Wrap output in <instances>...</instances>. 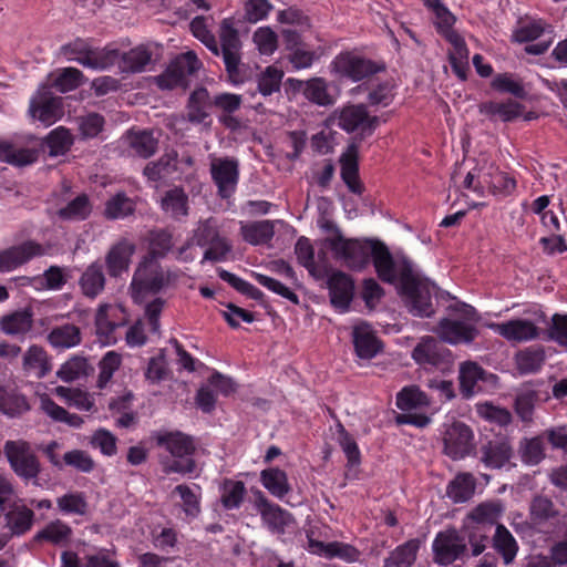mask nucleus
<instances>
[{
    "label": "nucleus",
    "instance_id": "obj_49",
    "mask_svg": "<svg viewBox=\"0 0 567 567\" xmlns=\"http://www.w3.org/2000/svg\"><path fill=\"white\" fill-rule=\"evenodd\" d=\"M45 144L50 156H60L65 154L73 144V135L70 130L59 126L52 130L45 137Z\"/></svg>",
    "mask_w": 567,
    "mask_h": 567
},
{
    "label": "nucleus",
    "instance_id": "obj_17",
    "mask_svg": "<svg viewBox=\"0 0 567 567\" xmlns=\"http://www.w3.org/2000/svg\"><path fill=\"white\" fill-rule=\"evenodd\" d=\"M370 259L373 261L378 277L384 282L393 284L398 277L400 278L399 267L405 258L395 262L389 248L382 241L374 240Z\"/></svg>",
    "mask_w": 567,
    "mask_h": 567
},
{
    "label": "nucleus",
    "instance_id": "obj_24",
    "mask_svg": "<svg viewBox=\"0 0 567 567\" xmlns=\"http://www.w3.org/2000/svg\"><path fill=\"white\" fill-rule=\"evenodd\" d=\"M257 508L265 525L276 534H284L286 526L291 523V515L279 505L268 502L260 497L257 502Z\"/></svg>",
    "mask_w": 567,
    "mask_h": 567
},
{
    "label": "nucleus",
    "instance_id": "obj_47",
    "mask_svg": "<svg viewBox=\"0 0 567 567\" xmlns=\"http://www.w3.org/2000/svg\"><path fill=\"white\" fill-rule=\"evenodd\" d=\"M37 158L38 152L35 150L25 147L17 148L9 143L0 142V161L2 162L24 166L34 163Z\"/></svg>",
    "mask_w": 567,
    "mask_h": 567
},
{
    "label": "nucleus",
    "instance_id": "obj_41",
    "mask_svg": "<svg viewBox=\"0 0 567 567\" xmlns=\"http://www.w3.org/2000/svg\"><path fill=\"white\" fill-rule=\"evenodd\" d=\"M240 231L245 241L251 245H264L269 243L275 235V225L271 220H259L243 224Z\"/></svg>",
    "mask_w": 567,
    "mask_h": 567
},
{
    "label": "nucleus",
    "instance_id": "obj_1",
    "mask_svg": "<svg viewBox=\"0 0 567 567\" xmlns=\"http://www.w3.org/2000/svg\"><path fill=\"white\" fill-rule=\"evenodd\" d=\"M400 289L406 298L409 311L416 317H431L434 313L432 290L434 285L429 280L419 278L409 259H404L400 267Z\"/></svg>",
    "mask_w": 567,
    "mask_h": 567
},
{
    "label": "nucleus",
    "instance_id": "obj_30",
    "mask_svg": "<svg viewBox=\"0 0 567 567\" xmlns=\"http://www.w3.org/2000/svg\"><path fill=\"white\" fill-rule=\"evenodd\" d=\"M523 105L514 100L505 102H485L480 105V112L491 120L499 118L503 122H512L523 113Z\"/></svg>",
    "mask_w": 567,
    "mask_h": 567
},
{
    "label": "nucleus",
    "instance_id": "obj_62",
    "mask_svg": "<svg viewBox=\"0 0 567 567\" xmlns=\"http://www.w3.org/2000/svg\"><path fill=\"white\" fill-rule=\"evenodd\" d=\"M193 35L202 41L215 55H219V45L215 35L208 30L204 17H195L190 22Z\"/></svg>",
    "mask_w": 567,
    "mask_h": 567
},
{
    "label": "nucleus",
    "instance_id": "obj_16",
    "mask_svg": "<svg viewBox=\"0 0 567 567\" xmlns=\"http://www.w3.org/2000/svg\"><path fill=\"white\" fill-rule=\"evenodd\" d=\"M488 374L478 363L474 361L462 362L458 367V382L460 392L464 399L474 396L477 392L482 391L481 383L493 378Z\"/></svg>",
    "mask_w": 567,
    "mask_h": 567
},
{
    "label": "nucleus",
    "instance_id": "obj_59",
    "mask_svg": "<svg viewBox=\"0 0 567 567\" xmlns=\"http://www.w3.org/2000/svg\"><path fill=\"white\" fill-rule=\"evenodd\" d=\"M133 399V393L128 391L109 403L110 409L122 412V415L116 420V424L121 427H130L135 423V414L131 411Z\"/></svg>",
    "mask_w": 567,
    "mask_h": 567
},
{
    "label": "nucleus",
    "instance_id": "obj_55",
    "mask_svg": "<svg viewBox=\"0 0 567 567\" xmlns=\"http://www.w3.org/2000/svg\"><path fill=\"white\" fill-rule=\"evenodd\" d=\"M150 257L154 259L157 257H164L173 247L172 234L166 229H155L150 231Z\"/></svg>",
    "mask_w": 567,
    "mask_h": 567
},
{
    "label": "nucleus",
    "instance_id": "obj_8",
    "mask_svg": "<svg viewBox=\"0 0 567 567\" xmlns=\"http://www.w3.org/2000/svg\"><path fill=\"white\" fill-rule=\"evenodd\" d=\"M3 451L12 471L19 477L31 480L39 475L40 464L29 443L21 440L7 441Z\"/></svg>",
    "mask_w": 567,
    "mask_h": 567
},
{
    "label": "nucleus",
    "instance_id": "obj_3",
    "mask_svg": "<svg viewBox=\"0 0 567 567\" xmlns=\"http://www.w3.org/2000/svg\"><path fill=\"white\" fill-rule=\"evenodd\" d=\"M168 271L154 259L145 258L140 264L131 284L132 297L142 302L148 295H156L169 285Z\"/></svg>",
    "mask_w": 567,
    "mask_h": 567
},
{
    "label": "nucleus",
    "instance_id": "obj_61",
    "mask_svg": "<svg viewBox=\"0 0 567 567\" xmlns=\"http://www.w3.org/2000/svg\"><path fill=\"white\" fill-rule=\"evenodd\" d=\"M284 72L276 66H268L258 78V91L264 96H269L280 91Z\"/></svg>",
    "mask_w": 567,
    "mask_h": 567
},
{
    "label": "nucleus",
    "instance_id": "obj_23",
    "mask_svg": "<svg viewBox=\"0 0 567 567\" xmlns=\"http://www.w3.org/2000/svg\"><path fill=\"white\" fill-rule=\"evenodd\" d=\"M212 106L208 90L204 86L197 87L188 97L185 117L192 124H204L210 116Z\"/></svg>",
    "mask_w": 567,
    "mask_h": 567
},
{
    "label": "nucleus",
    "instance_id": "obj_5",
    "mask_svg": "<svg viewBox=\"0 0 567 567\" xmlns=\"http://www.w3.org/2000/svg\"><path fill=\"white\" fill-rule=\"evenodd\" d=\"M220 48L226 71L231 82L243 81L240 72V49L241 41L233 18H226L219 25Z\"/></svg>",
    "mask_w": 567,
    "mask_h": 567
},
{
    "label": "nucleus",
    "instance_id": "obj_4",
    "mask_svg": "<svg viewBox=\"0 0 567 567\" xmlns=\"http://www.w3.org/2000/svg\"><path fill=\"white\" fill-rule=\"evenodd\" d=\"M333 257L342 261L347 267L355 270L364 268L370 261L373 239H348L341 231L337 236L326 239Z\"/></svg>",
    "mask_w": 567,
    "mask_h": 567
},
{
    "label": "nucleus",
    "instance_id": "obj_40",
    "mask_svg": "<svg viewBox=\"0 0 567 567\" xmlns=\"http://www.w3.org/2000/svg\"><path fill=\"white\" fill-rule=\"evenodd\" d=\"M539 400V392L532 384H525L517 390L514 406L523 422L533 420L534 409Z\"/></svg>",
    "mask_w": 567,
    "mask_h": 567
},
{
    "label": "nucleus",
    "instance_id": "obj_22",
    "mask_svg": "<svg viewBox=\"0 0 567 567\" xmlns=\"http://www.w3.org/2000/svg\"><path fill=\"white\" fill-rule=\"evenodd\" d=\"M513 456V447L505 439L488 441L481 446V461L489 468H502Z\"/></svg>",
    "mask_w": 567,
    "mask_h": 567
},
{
    "label": "nucleus",
    "instance_id": "obj_15",
    "mask_svg": "<svg viewBox=\"0 0 567 567\" xmlns=\"http://www.w3.org/2000/svg\"><path fill=\"white\" fill-rule=\"evenodd\" d=\"M489 328L507 341L517 343L534 340L539 334L536 324L526 319H512L506 322L492 323Z\"/></svg>",
    "mask_w": 567,
    "mask_h": 567
},
{
    "label": "nucleus",
    "instance_id": "obj_11",
    "mask_svg": "<svg viewBox=\"0 0 567 567\" xmlns=\"http://www.w3.org/2000/svg\"><path fill=\"white\" fill-rule=\"evenodd\" d=\"M473 432L466 424L454 422L444 435V453L453 460L467 456L474 449Z\"/></svg>",
    "mask_w": 567,
    "mask_h": 567
},
{
    "label": "nucleus",
    "instance_id": "obj_38",
    "mask_svg": "<svg viewBox=\"0 0 567 567\" xmlns=\"http://www.w3.org/2000/svg\"><path fill=\"white\" fill-rule=\"evenodd\" d=\"M126 140L131 150L142 158L153 156L158 147V138L147 130L128 132Z\"/></svg>",
    "mask_w": 567,
    "mask_h": 567
},
{
    "label": "nucleus",
    "instance_id": "obj_25",
    "mask_svg": "<svg viewBox=\"0 0 567 567\" xmlns=\"http://www.w3.org/2000/svg\"><path fill=\"white\" fill-rule=\"evenodd\" d=\"M22 369L25 374L41 379L51 371L47 351L37 344L28 348L22 357Z\"/></svg>",
    "mask_w": 567,
    "mask_h": 567
},
{
    "label": "nucleus",
    "instance_id": "obj_20",
    "mask_svg": "<svg viewBox=\"0 0 567 567\" xmlns=\"http://www.w3.org/2000/svg\"><path fill=\"white\" fill-rule=\"evenodd\" d=\"M336 68L353 81L363 80L378 71L372 61L349 53L341 54L336 59Z\"/></svg>",
    "mask_w": 567,
    "mask_h": 567
},
{
    "label": "nucleus",
    "instance_id": "obj_10",
    "mask_svg": "<svg viewBox=\"0 0 567 567\" xmlns=\"http://www.w3.org/2000/svg\"><path fill=\"white\" fill-rule=\"evenodd\" d=\"M210 175L223 198L229 197L239 179V162L235 157H213Z\"/></svg>",
    "mask_w": 567,
    "mask_h": 567
},
{
    "label": "nucleus",
    "instance_id": "obj_63",
    "mask_svg": "<svg viewBox=\"0 0 567 567\" xmlns=\"http://www.w3.org/2000/svg\"><path fill=\"white\" fill-rule=\"evenodd\" d=\"M87 362L84 358L73 357L64 362L56 372L63 382H72L86 374Z\"/></svg>",
    "mask_w": 567,
    "mask_h": 567
},
{
    "label": "nucleus",
    "instance_id": "obj_34",
    "mask_svg": "<svg viewBox=\"0 0 567 567\" xmlns=\"http://www.w3.org/2000/svg\"><path fill=\"white\" fill-rule=\"evenodd\" d=\"M39 409L54 422L65 423L71 427H80L83 419L74 413H69L58 405L48 394L39 395Z\"/></svg>",
    "mask_w": 567,
    "mask_h": 567
},
{
    "label": "nucleus",
    "instance_id": "obj_57",
    "mask_svg": "<svg viewBox=\"0 0 567 567\" xmlns=\"http://www.w3.org/2000/svg\"><path fill=\"white\" fill-rule=\"evenodd\" d=\"M66 282L62 268L51 266L42 276L32 279V285L38 289L59 290Z\"/></svg>",
    "mask_w": 567,
    "mask_h": 567
},
{
    "label": "nucleus",
    "instance_id": "obj_56",
    "mask_svg": "<svg viewBox=\"0 0 567 567\" xmlns=\"http://www.w3.org/2000/svg\"><path fill=\"white\" fill-rule=\"evenodd\" d=\"M295 252L300 265L308 269L315 278H320L321 272L315 264V250L307 237H300L295 246Z\"/></svg>",
    "mask_w": 567,
    "mask_h": 567
},
{
    "label": "nucleus",
    "instance_id": "obj_7",
    "mask_svg": "<svg viewBox=\"0 0 567 567\" xmlns=\"http://www.w3.org/2000/svg\"><path fill=\"white\" fill-rule=\"evenodd\" d=\"M29 114L44 126H50L63 116V101L48 85H41L30 100Z\"/></svg>",
    "mask_w": 567,
    "mask_h": 567
},
{
    "label": "nucleus",
    "instance_id": "obj_45",
    "mask_svg": "<svg viewBox=\"0 0 567 567\" xmlns=\"http://www.w3.org/2000/svg\"><path fill=\"white\" fill-rule=\"evenodd\" d=\"M559 511L551 498L545 495H535L529 503V518L535 524H542L556 518Z\"/></svg>",
    "mask_w": 567,
    "mask_h": 567
},
{
    "label": "nucleus",
    "instance_id": "obj_2",
    "mask_svg": "<svg viewBox=\"0 0 567 567\" xmlns=\"http://www.w3.org/2000/svg\"><path fill=\"white\" fill-rule=\"evenodd\" d=\"M156 442L175 458L163 463L164 473L186 475L195 471L196 462L190 457L195 452V444L190 436L181 432H167L158 434Z\"/></svg>",
    "mask_w": 567,
    "mask_h": 567
},
{
    "label": "nucleus",
    "instance_id": "obj_50",
    "mask_svg": "<svg viewBox=\"0 0 567 567\" xmlns=\"http://www.w3.org/2000/svg\"><path fill=\"white\" fill-rule=\"evenodd\" d=\"M545 362V352L542 348L530 347L516 354V364L520 373H534Z\"/></svg>",
    "mask_w": 567,
    "mask_h": 567
},
{
    "label": "nucleus",
    "instance_id": "obj_42",
    "mask_svg": "<svg viewBox=\"0 0 567 567\" xmlns=\"http://www.w3.org/2000/svg\"><path fill=\"white\" fill-rule=\"evenodd\" d=\"M72 536L71 527L60 519L47 524L39 530L34 539L37 542H48L56 546H65Z\"/></svg>",
    "mask_w": 567,
    "mask_h": 567
},
{
    "label": "nucleus",
    "instance_id": "obj_6",
    "mask_svg": "<svg viewBox=\"0 0 567 567\" xmlns=\"http://www.w3.org/2000/svg\"><path fill=\"white\" fill-rule=\"evenodd\" d=\"M432 549L434 561L441 566L468 557L466 539L455 528L440 532L433 540Z\"/></svg>",
    "mask_w": 567,
    "mask_h": 567
},
{
    "label": "nucleus",
    "instance_id": "obj_43",
    "mask_svg": "<svg viewBox=\"0 0 567 567\" xmlns=\"http://www.w3.org/2000/svg\"><path fill=\"white\" fill-rule=\"evenodd\" d=\"M476 487V481L470 473H461L447 485L446 494L454 503L468 501Z\"/></svg>",
    "mask_w": 567,
    "mask_h": 567
},
{
    "label": "nucleus",
    "instance_id": "obj_21",
    "mask_svg": "<svg viewBox=\"0 0 567 567\" xmlns=\"http://www.w3.org/2000/svg\"><path fill=\"white\" fill-rule=\"evenodd\" d=\"M352 338L355 353L360 359H372L382 351V342L367 323L354 327Z\"/></svg>",
    "mask_w": 567,
    "mask_h": 567
},
{
    "label": "nucleus",
    "instance_id": "obj_51",
    "mask_svg": "<svg viewBox=\"0 0 567 567\" xmlns=\"http://www.w3.org/2000/svg\"><path fill=\"white\" fill-rule=\"evenodd\" d=\"M29 410L25 398L0 386V411L9 416H17Z\"/></svg>",
    "mask_w": 567,
    "mask_h": 567
},
{
    "label": "nucleus",
    "instance_id": "obj_53",
    "mask_svg": "<svg viewBox=\"0 0 567 567\" xmlns=\"http://www.w3.org/2000/svg\"><path fill=\"white\" fill-rule=\"evenodd\" d=\"M81 287L85 296L95 297L104 287V276L102 266L96 264L91 265L82 275Z\"/></svg>",
    "mask_w": 567,
    "mask_h": 567
},
{
    "label": "nucleus",
    "instance_id": "obj_12",
    "mask_svg": "<svg viewBox=\"0 0 567 567\" xmlns=\"http://www.w3.org/2000/svg\"><path fill=\"white\" fill-rule=\"evenodd\" d=\"M152 60L150 50L140 45L128 52L120 54L116 50H109V68H117L124 73L143 72Z\"/></svg>",
    "mask_w": 567,
    "mask_h": 567
},
{
    "label": "nucleus",
    "instance_id": "obj_39",
    "mask_svg": "<svg viewBox=\"0 0 567 567\" xmlns=\"http://www.w3.org/2000/svg\"><path fill=\"white\" fill-rule=\"evenodd\" d=\"M421 542L417 538L410 539L398 546L384 559V567H411L420 549Z\"/></svg>",
    "mask_w": 567,
    "mask_h": 567
},
{
    "label": "nucleus",
    "instance_id": "obj_18",
    "mask_svg": "<svg viewBox=\"0 0 567 567\" xmlns=\"http://www.w3.org/2000/svg\"><path fill=\"white\" fill-rule=\"evenodd\" d=\"M436 332L442 341L451 344L471 343L478 333L473 324L447 318L439 322Z\"/></svg>",
    "mask_w": 567,
    "mask_h": 567
},
{
    "label": "nucleus",
    "instance_id": "obj_35",
    "mask_svg": "<svg viewBox=\"0 0 567 567\" xmlns=\"http://www.w3.org/2000/svg\"><path fill=\"white\" fill-rule=\"evenodd\" d=\"M301 91L303 96L319 105V106H331L334 103V97L329 92L328 83L322 78H312L305 82H300Z\"/></svg>",
    "mask_w": 567,
    "mask_h": 567
},
{
    "label": "nucleus",
    "instance_id": "obj_13",
    "mask_svg": "<svg viewBox=\"0 0 567 567\" xmlns=\"http://www.w3.org/2000/svg\"><path fill=\"white\" fill-rule=\"evenodd\" d=\"M47 249L35 241H25L0 251V272H9L30 259L43 256Z\"/></svg>",
    "mask_w": 567,
    "mask_h": 567
},
{
    "label": "nucleus",
    "instance_id": "obj_58",
    "mask_svg": "<svg viewBox=\"0 0 567 567\" xmlns=\"http://www.w3.org/2000/svg\"><path fill=\"white\" fill-rule=\"evenodd\" d=\"M82 84V73L75 68H65L59 71L51 85L61 93L78 89Z\"/></svg>",
    "mask_w": 567,
    "mask_h": 567
},
{
    "label": "nucleus",
    "instance_id": "obj_64",
    "mask_svg": "<svg viewBox=\"0 0 567 567\" xmlns=\"http://www.w3.org/2000/svg\"><path fill=\"white\" fill-rule=\"evenodd\" d=\"M254 43L264 55L272 54L278 47L277 33L269 27L258 28L252 35Z\"/></svg>",
    "mask_w": 567,
    "mask_h": 567
},
{
    "label": "nucleus",
    "instance_id": "obj_37",
    "mask_svg": "<svg viewBox=\"0 0 567 567\" xmlns=\"http://www.w3.org/2000/svg\"><path fill=\"white\" fill-rule=\"evenodd\" d=\"M177 169V152L164 153L157 161L147 163L143 174L152 182L169 177Z\"/></svg>",
    "mask_w": 567,
    "mask_h": 567
},
{
    "label": "nucleus",
    "instance_id": "obj_33",
    "mask_svg": "<svg viewBox=\"0 0 567 567\" xmlns=\"http://www.w3.org/2000/svg\"><path fill=\"white\" fill-rule=\"evenodd\" d=\"M6 514L7 526L14 535L27 533L33 525L34 513L23 504L13 502Z\"/></svg>",
    "mask_w": 567,
    "mask_h": 567
},
{
    "label": "nucleus",
    "instance_id": "obj_60",
    "mask_svg": "<svg viewBox=\"0 0 567 567\" xmlns=\"http://www.w3.org/2000/svg\"><path fill=\"white\" fill-rule=\"evenodd\" d=\"M135 212V203L125 193H117L109 199V219H121Z\"/></svg>",
    "mask_w": 567,
    "mask_h": 567
},
{
    "label": "nucleus",
    "instance_id": "obj_9",
    "mask_svg": "<svg viewBox=\"0 0 567 567\" xmlns=\"http://www.w3.org/2000/svg\"><path fill=\"white\" fill-rule=\"evenodd\" d=\"M380 123L378 116H370L363 104L343 107L338 116V126L348 133L358 132V143L371 136Z\"/></svg>",
    "mask_w": 567,
    "mask_h": 567
},
{
    "label": "nucleus",
    "instance_id": "obj_31",
    "mask_svg": "<svg viewBox=\"0 0 567 567\" xmlns=\"http://www.w3.org/2000/svg\"><path fill=\"white\" fill-rule=\"evenodd\" d=\"M161 207L173 219L179 220L188 215V196L183 188L174 187L164 194Z\"/></svg>",
    "mask_w": 567,
    "mask_h": 567
},
{
    "label": "nucleus",
    "instance_id": "obj_29",
    "mask_svg": "<svg viewBox=\"0 0 567 567\" xmlns=\"http://www.w3.org/2000/svg\"><path fill=\"white\" fill-rule=\"evenodd\" d=\"M135 245L127 239H121L109 251V275L120 276L128 270Z\"/></svg>",
    "mask_w": 567,
    "mask_h": 567
},
{
    "label": "nucleus",
    "instance_id": "obj_26",
    "mask_svg": "<svg viewBox=\"0 0 567 567\" xmlns=\"http://www.w3.org/2000/svg\"><path fill=\"white\" fill-rule=\"evenodd\" d=\"M33 326V312L20 309L0 318V330L7 336H24Z\"/></svg>",
    "mask_w": 567,
    "mask_h": 567
},
{
    "label": "nucleus",
    "instance_id": "obj_27",
    "mask_svg": "<svg viewBox=\"0 0 567 567\" xmlns=\"http://www.w3.org/2000/svg\"><path fill=\"white\" fill-rule=\"evenodd\" d=\"M309 547L313 554L324 556L326 558L339 557L346 561L353 563L360 557V551L355 547L339 542L326 544L320 540L309 539Z\"/></svg>",
    "mask_w": 567,
    "mask_h": 567
},
{
    "label": "nucleus",
    "instance_id": "obj_32",
    "mask_svg": "<svg viewBox=\"0 0 567 567\" xmlns=\"http://www.w3.org/2000/svg\"><path fill=\"white\" fill-rule=\"evenodd\" d=\"M47 339L52 348L61 351L79 346L82 338L79 327L65 323L53 328Z\"/></svg>",
    "mask_w": 567,
    "mask_h": 567
},
{
    "label": "nucleus",
    "instance_id": "obj_52",
    "mask_svg": "<svg viewBox=\"0 0 567 567\" xmlns=\"http://www.w3.org/2000/svg\"><path fill=\"white\" fill-rule=\"evenodd\" d=\"M427 405L429 400L426 394L416 386L404 388L396 395V406L404 412Z\"/></svg>",
    "mask_w": 567,
    "mask_h": 567
},
{
    "label": "nucleus",
    "instance_id": "obj_44",
    "mask_svg": "<svg viewBox=\"0 0 567 567\" xmlns=\"http://www.w3.org/2000/svg\"><path fill=\"white\" fill-rule=\"evenodd\" d=\"M260 481L264 487L276 497L282 498L290 491L287 474L278 467L261 471Z\"/></svg>",
    "mask_w": 567,
    "mask_h": 567
},
{
    "label": "nucleus",
    "instance_id": "obj_36",
    "mask_svg": "<svg viewBox=\"0 0 567 567\" xmlns=\"http://www.w3.org/2000/svg\"><path fill=\"white\" fill-rule=\"evenodd\" d=\"M492 540L493 548L502 556L504 564H512L518 551V545L513 534L503 524H497Z\"/></svg>",
    "mask_w": 567,
    "mask_h": 567
},
{
    "label": "nucleus",
    "instance_id": "obj_28",
    "mask_svg": "<svg viewBox=\"0 0 567 567\" xmlns=\"http://www.w3.org/2000/svg\"><path fill=\"white\" fill-rule=\"evenodd\" d=\"M447 350L433 337H423L413 349L412 357L420 364L436 365L445 358Z\"/></svg>",
    "mask_w": 567,
    "mask_h": 567
},
{
    "label": "nucleus",
    "instance_id": "obj_19",
    "mask_svg": "<svg viewBox=\"0 0 567 567\" xmlns=\"http://www.w3.org/2000/svg\"><path fill=\"white\" fill-rule=\"evenodd\" d=\"M328 288L332 306L346 311L354 293V282L351 277L342 271H336L328 279Z\"/></svg>",
    "mask_w": 567,
    "mask_h": 567
},
{
    "label": "nucleus",
    "instance_id": "obj_14",
    "mask_svg": "<svg viewBox=\"0 0 567 567\" xmlns=\"http://www.w3.org/2000/svg\"><path fill=\"white\" fill-rule=\"evenodd\" d=\"M359 148L357 138H352L339 158L341 178L349 190L357 195H361L364 189L359 178Z\"/></svg>",
    "mask_w": 567,
    "mask_h": 567
},
{
    "label": "nucleus",
    "instance_id": "obj_54",
    "mask_svg": "<svg viewBox=\"0 0 567 567\" xmlns=\"http://www.w3.org/2000/svg\"><path fill=\"white\" fill-rule=\"evenodd\" d=\"M246 494L245 484L240 481L226 480L223 485L220 502L226 509L238 508Z\"/></svg>",
    "mask_w": 567,
    "mask_h": 567
},
{
    "label": "nucleus",
    "instance_id": "obj_46",
    "mask_svg": "<svg viewBox=\"0 0 567 567\" xmlns=\"http://www.w3.org/2000/svg\"><path fill=\"white\" fill-rule=\"evenodd\" d=\"M503 512L504 506L501 501H488L474 507L467 514V518L477 524L497 525Z\"/></svg>",
    "mask_w": 567,
    "mask_h": 567
},
{
    "label": "nucleus",
    "instance_id": "obj_48",
    "mask_svg": "<svg viewBox=\"0 0 567 567\" xmlns=\"http://www.w3.org/2000/svg\"><path fill=\"white\" fill-rule=\"evenodd\" d=\"M54 393L65 401L70 406L81 411H92L94 408V399L91 394L80 389H72L59 385L54 389Z\"/></svg>",
    "mask_w": 567,
    "mask_h": 567
}]
</instances>
